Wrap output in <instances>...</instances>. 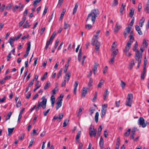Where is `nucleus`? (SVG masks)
I'll use <instances>...</instances> for the list:
<instances>
[{"label": "nucleus", "mask_w": 149, "mask_h": 149, "mask_svg": "<svg viewBox=\"0 0 149 149\" xmlns=\"http://www.w3.org/2000/svg\"><path fill=\"white\" fill-rule=\"evenodd\" d=\"M99 14V11L98 9H93L91 10V13L88 16L86 20L87 21L89 19H91L93 24L95 21L96 18Z\"/></svg>", "instance_id": "1"}, {"label": "nucleus", "mask_w": 149, "mask_h": 149, "mask_svg": "<svg viewBox=\"0 0 149 149\" xmlns=\"http://www.w3.org/2000/svg\"><path fill=\"white\" fill-rule=\"evenodd\" d=\"M131 34L130 36V40L127 43L126 45L123 50L124 52H128L130 49L132 44V43L134 38L133 36V31L131 32Z\"/></svg>", "instance_id": "2"}, {"label": "nucleus", "mask_w": 149, "mask_h": 149, "mask_svg": "<svg viewBox=\"0 0 149 149\" xmlns=\"http://www.w3.org/2000/svg\"><path fill=\"white\" fill-rule=\"evenodd\" d=\"M142 56V54L140 53L139 51H137L135 54V58L136 60L138 62V65L137 66L138 68H139L140 67V64Z\"/></svg>", "instance_id": "3"}, {"label": "nucleus", "mask_w": 149, "mask_h": 149, "mask_svg": "<svg viewBox=\"0 0 149 149\" xmlns=\"http://www.w3.org/2000/svg\"><path fill=\"white\" fill-rule=\"evenodd\" d=\"M133 98V94L132 93H128L126 101V105L130 107L131 106V104Z\"/></svg>", "instance_id": "4"}, {"label": "nucleus", "mask_w": 149, "mask_h": 149, "mask_svg": "<svg viewBox=\"0 0 149 149\" xmlns=\"http://www.w3.org/2000/svg\"><path fill=\"white\" fill-rule=\"evenodd\" d=\"M41 100H42V101L40 102H38V104L40 107H42L43 109H44L46 107L47 100L44 97L41 98Z\"/></svg>", "instance_id": "5"}, {"label": "nucleus", "mask_w": 149, "mask_h": 149, "mask_svg": "<svg viewBox=\"0 0 149 149\" xmlns=\"http://www.w3.org/2000/svg\"><path fill=\"white\" fill-rule=\"evenodd\" d=\"M71 73L69 72H68L66 74L65 76L64 77V80L63 81L61 84L62 87H64L66 84V82H68L69 80L70 76Z\"/></svg>", "instance_id": "6"}, {"label": "nucleus", "mask_w": 149, "mask_h": 149, "mask_svg": "<svg viewBox=\"0 0 149 149\" xmlns=\"http://www.w3.org/2000/svg\"><path fill=\"white\" fill-rule=\"evenodd\" d=\"M96 130L94 129L93 126H91L90 127L89 134L91 137H92L93 136L95 137L96 135Z\"/></svg>", "instance_id": "7"}, {"label": "nucleus", "mask_w": 149, "mask_h": 149, "mask_svg": "<svg viewBox=\"0 0 149 149\" xmlns=\"http://www.w3.org/2000/svg\"><path fill=\"white\" fill-rule=\"evenodd\" d=\"M139 124L141 125L142 127H145L147 125V122H145L144 118L142 117H140L139 119L138 120Z\"/></svg>", "instance_id": "8"}, {"label": "nucleus", "mask_w": 149, "mask_h": 149, "mask_svg": "<svg viewBox=\"0 0 149 149\" xmlns=\"http://www.w3.org/2000/svg\"><path fill=\"white\" fill-rule=\"evenodd\" d=\"M27 48L26 49V52L25 54L24 55V57H26L27 56L29 53V52L30 49L31 48V42H29L27 44Z\"/></svg>", "instance_id": "9"}, {"label": "nucleus", "mask_w": 149, "mask_h": 149, "mask_svg": "<svg viewBox=\"0 0 149 149\" xmlns=\"http://www.w3.org/2000/svg\"><path fill=\"white\" fill-rule=\"evenodd\" d=\"M62 100V99H59L58 100L56 103V110H57L61 106Z\"/></svg>", "instance_id": "10"}, {"label": "nucleus", "mask_w": 149, "mask_h": 149, "mask_svg": "<svg viewBox=\"0 0 149 149\" xmlns=\"http://www.w3.org/2000/svg\"><path fill=\"white\" fill-rule=\"evenodd\" d=\"M131 29V27L129 26H128L125 29L124 32V35L125 38L127 36L128 34L130 32Z\"/></svg>", "instance_id": "11"}, {"label": "nucleus", "mask_w": 149, "mask_h": 149, "mask_svg": "<svg viewBox=\"0 0 149 149\" xmlns=\"http://www.w3.org/2000/svg\"><path fill=\"white\" fill-rule=\"evenodd\" d=\"M98 39L94 38H92L91 44L93 45H97V44H98V43H100L98 41Z\"/></svg>", "instance_id": "12"}, {"label": "nucleus", "mask_w": 149, "mask_h": 149, "mask_svg": "<svg viewBox=\"0 0 149 149\" xmlns=\"http://www.w3.org/2000/svg\"><path fill=\"white\" fill-rule=\"evenodd\" d=\"M79 84V82L78 81H75V83L74 84V93L75 95L76 94V91L77 90V87Z\"/></svg>", "instance_id": "13"}, {"label": "nucleus", "mask_w": 149, "mask_h": 149, "mask_svg": "<svg viewBox=\"0 0 149 149\" xmlns=\"http://www.w3.org/2000/svg\"><path fill=\"white\" fill-rule=\"evenodd\" d=\"M121 28V27L118 23H117L114 29V31L115 32H117Z\"/></svg>", "instance_id": "14"}, {"label": "nucleus", "mask_w": 149, "mask_h": 149, "mask_svg": "<svg viewBox=\"0 0 149 149\" xmlns=\"http://www.w3.org/2000/svg\"><path fill=\"white\" fill-rule=\"evenodd\" d=\"M126 6V5L125 3H122V5L121 6L120 9V12L121 13V15H122L123 14V13L124 10H125V8Z\"/></svg>", "instance_id": "15"}, {"label": "nucleus", "mask_w": 149, "mask_h": 149, "mask_svg": "<svg viewBox=\"0 0 149 149\" xmlns=\"http://www.w3.org/2000/svg\"><path fill=\"white\" fill-rule=\"evenodd\" d=\"M135 65V63L134 60H132L130 62L129 66L128 67V68L131 70L132 69L133 67Z\"/></svg>", "instance_id": "16"}, {"label": "nucleus", "mask_w": 149, "mask_h": 149, "mask_svg": "<svg viewBox=\"0 0 149 149\" xmlns=\"http://www.w3.org/2000/svg\"><path fill=\"white\" fill-rule=\"evenodd\" d=\"M98 65V63H95L93 66V71L94 74H95L97 70V66Z\"/></svg>", "instance_id": "17"}, {"label": "nucleus", "mask_w": 149, "mask_h": 149, "mask_svg": "<svg viewBox=\"0 0 149 149\" xmlns=\"http://www.w3.org/2000/svg\"><path fill=\"white\" fill-rule=\"evenodd\" d=\"M104 80L103 79H101V80L100 81H99L97 86V88H101L102 86L104 84Z\"/></svg>", "instance_id": "18"}, {"label": "nucleus", "mask_w": 149, "mask_h": 149, "mask_svg": "<svg viewBox=\"0 0 149 149\" xmlns=\"http://www.w3.org/2000/svg\"><path fill=\"white\" fill-rule=\"evenodd\" d=\"M120 138L118 137L117 139L115 149H119L120 145Z\"/></svg>", "instance_id": "19"}, {"label": "nucleus", "mask_w": 149, "mask_h": 149, "mask_svg": "<svg viewBox=\"0 0 149 149\" xmlns=\"http://www.w3.org/2000/svg\"><path fill=\"white\" fill-rule=\"evenodd\" d=\"M14 41L13 38L12 37H11L8 40V42L10 44L12 47H13L14 46L13 42Z\"/></svg>", "instance_id": "20"}, {"label": "nucleus", "mask_w": 149, "mask_h": 149, "mask_svg": "<svg viewBox=\"0 0 149 149\" xmlns=\"http://www.w3.org/2000/svg\"><path fill=\"white\" fill-rule=\"evenodd\" d=\"M99 145L100 147L101 148H103L104 146V141L103 138L101 136L100 139V141H99Z\"/></svg>", "instance_id": "21"}, {"label": "nucleus", "mask_w": 149, "mask_h": 149, "mask_svg": "<svg viewBox=\"0 0 149 149\" xmlns=\"http://www.w3.org/2000/svg\"><path fill=\"white\" fill-rule=\"evenodd\" d=\"M106 111V110L105 109H101V116L102 118H103L104 116L105 115Z\"/></svg>", "instance_id": "22"}, {"label": "nucleus", "mask_w": 149, "mask_h": 149, "mask_svg": "<svg viewBox=\"0 0 149 149\" xmlns=\"http://www.w3.org/2000/svg\"><path fill=\"white\" fill-rule=\"evenodd\" d=\"M87 91L86 88L84 87H83L82 88V92L81 93V95L82 96L85 97L86 93Z\"/></svg>", "instance_id": "23"}, {"label": "nucleus", "mask_w": 149, "mask_h": 149, "mask_svg": "<svg viewBox=\"0 0 149 149\" xmlns=\"http://www.w3.org/2000/svg\"><path fill=\"white\" fill-rule=\"evenodd\" d=\"M81 135V131H79L77 133V135L76 137V140L78 142H79V138Z\"/></svg>", "instance_id": "24"}, {"label": "nucleus", "mask_w": 149, "mask_h": 149, "mask_svg": "<svg viewBox=\"0 0 149 149\" xmlns=\"http://www.w3.org/2000/svg\"><path fill=\"white\" fill-rule=\"evenodd\" d=\"M109 92H108L107 90H106V91L104 92V99L105 100L107 97H108L109 94Z\"/></svg>", "instance_id": "25"}, {"label": "nucleus", "mask_w": 149, "mask_h": 149, "mask_svg": "<svg viewBox=\"0 0 149 149\" xmlns=\"http://www.w3.org/2000/svg\"><path fill=\"white\" fill-rule=\"evenodd\" d=\"M145 20V19L143 17L142 19H140L139 22V25L141 27H142V26L143 25V24Z\"/></svg>", "instance_id": "26"}, {"label": "nucleus", "mask_w": 149, "mask_h": 149, "mask_svg": "<svg viewBox=\"0 0 149 149\" xmlns=\"http://www.w3.org/2000/svg\"><path fill=\"white\" fill-rule=\"evenodd\" d=\"M78 3H77L73 10V14H74L76 13L78 7Z\"/></svg>", "instance_id": "27"}, {"label": "nucleus", "mask_w": 149, "mask_h": 149, "mask_svg": "<svg viewBox=\"0 0 149 149\" xmlns=\"http://www.w3.org/2000/svg\"><path fill=\"white\" fill-rule=\"evenodd\" d=\"M99 116V113L98 112H97L95 113V122L96 123H97L98 122Z\"/></svg>", "instance_id": "28"}, {"label": "nucleus", "mask_w": 149, "mask_h": 149, "mask_svg": "<svg viewBox=\"0 0 149 149\" xmlns=\"http://www.w3.org/2000/svg\"><path fill=\"white\" fill-rule=\"evenodd\" d=\"M24 110V108H23L22 109V110L20 111L19 115L18 116V121L20 119H21V118L22 117V115L23 113V112Z\"/></svg>", "instance_id": "29"}, {"label": "nucleus", "mask_w": 149, "mask_h": 149, "mask_svg": "<svg viewBox=\"0 0 149 149\" xmlns=\"http://www.w3.org/2000/svg\"><path fill=\"white\" fill-rule=\"evenodd\" d=\"M94 45L95 46V52H97L100 49V43H98V44H97V45Z\"/></svg>", "instance_id": "30"}, {"label": "nucleus", "mask_w": 149, "mask_h": 149, "mask_svg": "<svg viewBox=\"0 0 149 149\" xmlns=\"http://www.w3.org/2000/svg\"><path fill=\"white\" fill-rule=\"evenodd\" d=\"M56 34V31H54L52 34L51 35L49 40L51 41H52L55 36Z\"/></svg>", "instance_id": "31"}, {"label": "nucleus", "mask_w": 149, "mask_h": 149, "mask_svg": "<svg viewBox=\"0 0 149 149\" xmlns=\"http://www.w3.org/2000/svg\"><path fill=\"white\" fill-rule=\"evenodd\" d=\"M95 110V109L93 107H91L89 109V111L90 112V115L92 116L94 113Z\"/></svg>", "instance_id": "32"}, {"label": "nucleus", "mask_w": 149, "mask_h": 149, "mask_svg": "<svg viewBox=\"0 0 149 149\" xmlns=\"http://www.w3.org/2000/svg\"><path fill=\"white\" fill-rule=\"evenodd\" d=\"M14 129V128H8V135L9 136H10L12 134Z\"/></svg>", "instance_id": "33"}, {"label": "nucleus", "mask_w": 149, "mask_h": 149, "mask_svg": "<svg viewBox=\"0 0 149 149\" xmlns=\"http://www.w3.org/2000/svg\"><path fill=\"white\" fill-rule=\"evenodd\" d=\"M12 112L11 111L8 113V114L7 116H6L5 121H7L8 120L10 119V118L12 115Z\"/></svg>", "instance_id": "34"}, {"label": "nucleus", "mask_w": 149, "mask_h": 149, "mask_svg": "<svg viewBox=\"0 0 149 149\" xmlns=\"http://www.w3.org/2000/svg\"><path fill=\"white\" fill-rule=\"evenodd\" d=\"M130 131L131 129L130 128H129L127 130L124 134V135L125 136H128L130 134Z\"/></svg>", "instance_id": "35"}, {"label": "nucleus", "mask_w": 149, "mask_h": 149, "mask_svg": "<svg viewBox=\"0 0 149 149\" xmlns=\"http://www.w3.org/2000/svg\"><path fill=\"white\" fill-rule=\"evenodd\" d=\"M50 85V83H49L48 82H47L44 86V89L45 90L47 89L49 87Z\"/></svg>", "instance_id": "36"}, {"label": "nucleus", "mask_w": 149, "mask_h": 149, "mask_svg": "<svg viewBox=\"0 0 149 149\" xmlns=\"http://www.w3.org/2000/svg\"><path fill=\"white\" fill-rule=\"evenodd\" d=\"M118 50L116 49L114 50L113 52V54L112 55V56L114 57H115L118 53Z\"/></svg>", "instance_id": "37"}, {"label": "nucleus", "mask_w": 149, "mask_h": 149, "mask_svg": "<svg viewBox=\"0 0 149 149\" xmlns=\"http://www.w3.org/2000/svg\"><path fill=\"white\" fill-rule=\"evenodd\" d=\"M93 82V80L92 79L90 78L89 79V80L88 84V86L90 87L92 85V83Z\"/></svg>", "instance_id": "38"}, {"label": "nucleus", "mask_w": 149, "mask_h": 149, "mask_svg": "<svg viewBox=\"0 0 149 149\" xmlns=\"http://www.w3.org/2000/svg\"><path fill=\"white\" fill-rule=\"evenodd\" d=\"M118 4V1L117 0H113L112 4V6H116Z\"/></svg>", "instance_id": "39"}, {"label": "nucleus", "mask_w": 149, "mask_h": 149, "mask_svg": "<svg viewBox=\"0 0 149 149\" xmlns=\"http://www.w3.org/2000/svg\"><path fill=\"white\" fill-rule=\"evenodd\" d=\"M138 47V43L137 42H136L135 44L134 47L133 48V50L134 51H136H136H138L137 50V48Z\"/></svg>", "instance_id": "40"}, {"label": "nucleus", "mask_w": 149, "mask_h": 149, "mask_svg": "<svg viewBox=\"0 0 149 149\" xmlns=\"http://www.w3.org/2000/svg\"><path fill=\"white\" fill-rule=\"evenodd\" d=\"M68 122H69L68 120H67V119L65 120L64 121V122L63 123V126L64 127H66L68 123Z\"/></svg>", "instance_id": "41"}, {"label": "nucleus", "mask_w": 149, "mask_h": 149, "mask_svg": "<svg viewBox=\"0 0 149 149\" xmlns=\"http://www.w3.org/2000/svg\"><path fill=\"white\" fill-rule=\"evenodd\" d=\"M63 70L62 68H61L60 70L58 72V74L57 75V77L58 78H59V77L61 76L62 75V72Z\"/></svg>", "instance_id": "42"}, {"label": "nucleus", "mask_w": 149, "mask_h": 149, "mask_svg": "<svg viewBox=\"0 0 149 149\" xmlns=\"http://www.w3.org/2000/svg\"><path fill=\"white\" fill-rule=\"evenodd\" d=\"M41 0H35L33 2V6L36 7L37 5L40 1Z\"/></svg>", "instance_id": "43"}, {"label": "nucleus", "mask_w": 149, "mask_h": 149, "mask_svg": "<svg viewBox=\"0 0 149 149\" xmlns=\"http://www.w3.org/2000/svg\"><path fill=\"white\" fill-rule=\"evenodd\" d=\"M70 26V25L69 24L65 22H64V28L66 29L68 28Z\"/></svg>", "instance_id": "44"}, {"label": "nucleus", "mask_w": 149, "mask_h": 149, "mask_svg": "<svg viewBox=\"0 0 149 149\" xmlns=\"http://www.w3.org/2000/svg\"><path fill=\"white\" fill-rule=\"evenodd\" d=\"M130 17H132L134 14V10L132 8L130 9Z\"/></svg>", "instance_id": "45"}, {"label": "nucleus", "mask_w": 149, "mask_h": 149, "mask_svg": "<svg viewBox=\"0 0 149 149\" xmlns=\"http://www.w3.org/2000/svg\"><path fill=\"white\" fill-rule=\"evenodd\" d=\"M125 83L123 81H121L120 85L123 89H124L125 86Z\"/></svg>", "instance_id": "46"}, {"label": "nucleus", "mask_w": 149, "mask_h": 149, "mask_svg": "<svg viewBox=\"0 0 149 149\" xmlns=\"http://www.w3.org/2000/svg\"><path fill=\"white\" fill-rule=\"evenodd\" d=\"M142 45L143 47H147V43L146 42L145 40H143Z\"/></svg>", "instance_id": "47"}, {"label": "nucleus", "mask_w": 149, "mask_h": 149, "mask_svg": "<svg viewBox=\"0 0 149 149\" xmlns=\"http://www.w3.org/2000/svg\"><path fill=\"white\" fill-rule=\"evenodd\" d=\"M22 35L21 33H20L19 35L16 36L14 38H13V40H17V39H19Z\"/></svg>", "instance_id": "48"}, {"label": "nucleus", "mask_w": 149, "mask_h": 149, "mask_svg": "<svg viewBox=\"0 0 149 149\" xmlns=\"http://www.w3.org/2000/svg\"><path fill=\"white\" fill-rule=\"evenodd\" d=\"M19 8L20 6H17L16 5L15 6L13 7L12 10L13 12H15L16 11V10Z\"/></svg>", "instance_id": "49"}, {"label": "nucleus", "mask_w": 149, "mask_h": 149, "mask_svg": "<svg viewBox=\"0 0 149 149\" xmlns=\"http://www.w3.org/2000/svg\"><path fill=\"white\" fill-rule=\"evenodd\" d=\"M47 73H48L47 72H46L45 73V74L42 77H41V79L42 80V81L44 80L47 77Z\"/></svg>", "instance_id": "50"}, {"label": "nucleus", "mask_w": 149, "mask_h": 149, "mask_svg": "<svg viewBox=\"0 0 149 149\" xmlns=\"http://www.w3.org/2000/svg\"><path fill=\"white\" fill-rule=\"evenodd\" d=\"M50 41H50L49 40H48L47 41L46 43V46L45 47V49H47L48 47L49 46L50 44Z\"/></svg>", "instance_id": "51"}, {"label": "nucleus", "mask_w": 149, "mask_h": 149, "mask_svg": "<svg viewBox=\"0 0 149 149\" xmlns=\"http://www.w3.org/2000/svg\"><path fill=\"white\" fill-rule=\"evenodd\" d=\"M13 6L12 3H10L8 6L6 7V8L7 10H9L10 9L11 7Z\"/></svg>", "instance_id": "52"}, {"label": "nucleus", "mask_w": 149, "mask_h": 149, "mask_svg": "<svg viewBox=\"0 0 149 149\" xmlns=\"http://www.w3.org/2000/svg\"><path fill=\"white\" fill-rule=\"evenodd\" d=\"M117 44L116 43V42H113V44H112V47H111V48H112V50H113V49H115V48H116V46H117Z\"/></svg>", "instance_id": "53"}, {"label": "nucleus", "mask_w": 149, "mask_h": 149, "mask_svg": "<svg viewBox=\"0 0 149 149\" xmlns=\"http://www.w3.org/2000/svg\"><path fill=\"white\" fill-rule=\"evenodd\" d=\"M108 70V67L107 66H105L103 70V73L105 74L107 72Z\"/></svg>", "instance_id": "54"}, {"label": "nucleus", "mask_w": 149, "mask_h": 149, "mask_svg": "<svg viewBox=\"0 0 149 149\" xmlns=\"http://www.w3.org/2000/svg\"><path fill=\"white\" fill-rule=\"evenodd\" d=\"M85 28L88 29H90L92 28V25L90 24H86L85 25Z\"/></svg>", "instance_id": "55"}, {"label": "nucleus", "mask_w": 149, "mask_h": 149, "mask_svg": "<svg viewBox=\"0 0 149 149\" xmlns=\"http://www.w3.org/2000/svg\"><path fill=\"white\" fill-rule=\"evenodd\" d=\"M124 53L125 55L128 57H130L132 55V54L130 52H125Z\"/></svg>", "instance_id": "56"}, {"label": "nucleus", "mask_w": 149, "mask_h": 149, "mask_svg": "<svg viewBox=\"0 0 149 149\" xmlns=\"http://www.w3.org/2000/svg\"><path fill=\"white\" fill-rule=\"evenodd\" d=\"M34 134H36V135H37L38 134V133H37L36 130L35 129H34L33 130V132L32 133H31L30 134L31 136H33Z\"/></svg>", "instance_id": "57"}, {"label": "nucleus", "mask_w": 149, "mask_h": 149, "mask_svg": "<svg viewBox=\"0 0 149 149\" xmlns=\"http://www.w3.org/2000/svg\"><path fill=\"white\" fill-rule=\"evenodd\" d=\"M102 127L101 125L100 126L98 129V131L97 134L99 135L100 134V133L102 131Z\"/></svg>", "instance_id": "58"}, {"label": "nucleus", "mask_w": 149, "mask_h": 149, "mask_svg": "<svg viewBox=\"0 0 149 149\" xmlns=\"http://www.w3.org/2000/svg\"><path fill=\"white\" fill-rule=\"evenodd\" d=\"M145 10L148 11L149 10V2H148L145 8Z\"/></svg>", "instance_id": "59"}, {"label": "nucleus", "mask_w": 149, "mask_h": 149, "mask_svg": "<svg viewBox=\"0 0 149 149\" xmlns=\"http://www.w3.org/2000/svg\"><path fill=\"white\" fill-rule=\"evenodd\" d=\"M63 117V115L62 113H60L59 114V117H58V120H59V121H61V120L62 119Z\"/></svg>", "instance_id": "60"}, {"label": "nucleus", "mask_w": 149, "mask_h": 149, "mask_svg": "<svg viewBox=\"0 0 149 149\" xmlns=\"http://www.w3.org/2000/svg\"><path fill=\"white\" fill-rule=\"evenodd\" d=\"M48 8L47 6H45L44 9V10L43 13V15H45L46 13L47 12V9Z\"/></svg>", "instance_id": "61"}, {"label": "nucleus", "mask_w": 149, "mask_h": 149, "mask_svg": "<svg viewBox=\"0 0 149 149\" xmlns=\"http://www.w3.org/2000/svg\"><path fill=\"white\" fill-rule=\"evenodd\" d=\"M146 64L145 63V61L144 64V66H143V72L145 73H146Z\"/></svg>", "instance_id": "62"}, {"label": "nucleus", "mask_w": 149, "mask_h": 149, "mask_svg": "<svg viewBox=\"0 0 149 149\" xmlns=\"http://www.w3.org/2000/svg\"><path fill=\"white\" fill-rule=\"evenodd\" d=\"M11 54L10 53L8 54V55L7 56V61H9L10 59L11 58Z\"/></svg>", "instance_id": "63"}, {"label": "nucleus", "mask_w": 149, "mask_h": 149, "mask_svg": "<svg viewBox=\"0 0 149 149\" xmlns=\"http://www.w3.org/2000/svg\"><path fill=\"white\" fill-rule=\"evenodd\" d=\"M6 100L5 97H3L2 98L0 99V102L3 103Z\"/></svg>", "instance_id": "64"}]
</instances>
